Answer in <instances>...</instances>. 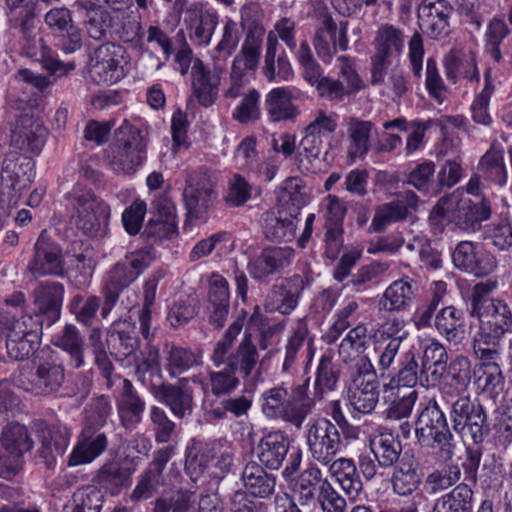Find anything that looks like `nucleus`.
<instances>
[{"label": "nucleus", "mask_w": 512, "mask_h": 512, "mask_svg": "<svg viewBox=\"0 0 512 512\" xmlns=\"http://www.w3.org/2000/svg\"><path fill=\"white\" fill-rule=\"evenodd\" d=\"M294 256L295 252L291 247H267L249 261L247 269L254 279L264 280L290 266Z\"/></svg>", "instance_id": "23"}, {"label": "nucleus", "mask_w": 512, "mask_h": 512, "mask_svg": "<svg viewBox=\"0 0 512 512\" xmlns=\"http://www.w3.org/2000/svg\"><path fill=\"white\" fill-rule=\"evenodd\" d=\"M107 446L108 439L104 432L90 426L84 427L68 457L67 465L76 467L90 464L105 452Z\"/></svg>", "instance_id": "22"}, {"label": "nucleus", "mask_w": 512, "mask_h": 512, "mask_svg": "<svg viewBox=\"0 0 512 512\" xmlns=\"http://www.w3.org/2000/svg\"><path fill=\"white\" fill-rule=\"evenodd\" d=\"M74 266L81 270L83 283H86L92 274L91 260L84 254L64 256L60 246L48 238L46 231H42L35 243L33 258L28 265L30 273L34 276L62 277Z\"/></svg>", "instance_id": "4"}, {"label": "nucleus", "mask_w": 512, "mask_h": 512, "mask_svg": "<svg viewBox=\"0 0 512 512\" xmlns=\"http://www.w3.org/2000/svg\"><path fill=\"white\" fill-rule=\"evenodd\" d=\"M146 158V144L138 128L127 121L116 130L110 165L118 173H134Z\"/></svg>", "instance_id": "9"}, {"label": "nucleus", "mask_w": 512, "mask_h": 512, "mask_svg": "<svg viewBox=\"0 0 512 512\" xmlns=\"http://www.w3.org/2000/svg\"><path fill=\"white\" fill-rule=\"evenodd\" d=\"M329 472L341 488L350 496H356L362 489L354 461L350 458H338L329 464Z\"/></svg>", "instance_id": "48"}, {"label": "nucleus", "mask_w": 512, "mask_h": 512, "mask_svg": "<svg viewBox=\"0 0 512 512\" xmlns=\"http://www.w3.org/2000/svg\"><path fill=\"white\" fill-rule=\"evenodd\" d=\"M242 481L245 489L254 497L265 498L273 493L276 479L268 474L256 462H249L243 472Z\"/></svg>", "instance_id": "42"}, {"label": "nucleus", "mask_w": 512, "mask_h": 512, "mask_svg": "<svg viewBox=\"0 0 512 512\" xmlns=\"http://www.w3.org/2000/svg\"><path fill=\"white\" fill-rule=\"evenodd\" d=\"M322 474L318 467L310 465L289 482L291 490L301 506H310L316 501V493Z\"/></svg>", "instance_id": "41"}, {"label": "nucleus", "mask_w": 512, "mask_h": 512, "mask_svg": "<svg viewBox=\"0 0 512 512\" xmlns=\"http://www.w3.org/2000/svg\"><path fill=\"white\" fill-rule=\"evenodd\" d=\"M264 33V28L259 25H255L247 32L242 48L233 61L231 86L225 93L226 97H239L244 87L242 77L247 72L257 69Z\"/></svg>", "instance_id": "12"}, {"label": "nucleus", "mask_w": 512, "mask_h": 512, "mask_svg": "<svg viewBox=\"0 0 512 512\" xmlns=\"http://www.w3.org/2000/svg\"><path fill=\"white\" fill-rule=\"evenodd\" d=\"M37 432L41 441L40 453L45 458L53 457L54 454H64L72 436L71 430L63 424L39 423Z\"/></svg>", "instance_id": "37"}, {"label": "nucleus", "mask_w": 512, "mask_h": 512, "mask_svg": "<svg viewBox=\"0 0 512 512\" xmlns=\"http://www.w3.org/2000/svg\"><path fill=\"white\" fill-rule=\"evenodd\" d=\"M415 434L422 446L438 445L443 458L453 455L452 434L446 416L435 399H430L416 421Z\"/></svg>", "instance_id": "8"}, {"label": "nucleus", "mask_w": 512, "mask_h": 512, "mask_svg": "<svg viewBox=\"0 0 512 512\" xmlns=\"http://www.w3.org/2000/svg\"><path fill=\"white\" fill-rule=\"evenodd\" d=\"M242 328L243 320H235L228 327L223 337L215 343L213 352L210 357L211 361L215 366H220L221 364H227V366L230 365L232 357L234 356L235 353L234 341L240 334Z\"/></svg>", "instance_id": "56"}, {"label": "nucleus", "mask_w": 512, "mask_h": 512, "mask_svg": "<svg viewBox=\"0 0 512 512\" xmlns=\"http://www.w3.org/2000/svg\"><path fill=\"white\" fill-rule=\"evenodd\" d=\"M479 170L498 185L502 186L507 182V170L501 150H488L479 162Z\"/></svg>", "instance_id": "64"}, {"label": "nucleus", "mask_w": 512, "mask_h": 512, "mask_svg": "<svg viewBox=\"0 0 512 512\" xmlns=\"http://www.w3.org/2000/svg\"><path fill=\"white\" fill-rule=\"evenodd\" d=\"M450 418L455 432L475 444L483 441L485 414L469 396H459L451 405Z\"/></svg>", "instance_id": "14"}, {"label": "nucleus", "mask_w": 512, "mask_h": 512, "mask_svg": "<svg viewBox=\"0 0 512 512\" xmlns=\"http://www.w3.org/2000/svg\"><path fill=\"white\" fill-rule=\"evenodd\" d=\"M490 214V207L484 200L473 202L463 190L457 189L437 202L429 215V223L438 231L449 223L462 229L475 230Z\"/></svg>", "instance_id": "2"}, {"label": "nucleus", "mask_w": 512, "mask_h": 512, "mask_svg": "<svg viewBox=\"0 0 512 512\" xmlns=\"http://www.w3.org/2000/svg\"><path fill=\"white\" fill-rule=\"evenodd\" d=\"M435 327L450 342H459L463 335V314L453 306L441 309L435 316Z\"/></svg>", "instance_id": "52"}, {"label": "nucleus", "mask_w": 512, "mask_h": 512, "mask_svg": "<svg viewBox=\"0 0 512 512\" xmlns=\"http://www.w3.org/2000/svg\"><path fill=\"white\" fill-rule=\"evenodd\" d=\"M418 198L412 191L401 193L395 200L383 204L376 209L371 229L375 232L407 217L411 210L416 209Z\"/></svg>", "instance_id": "27"}, {"label": "nucleus", "mask_w": 512, "mask_h": 512, "mask_svg": "<svg viewBox=\"0 0 512 512\" xmlns=\"http://www.w3.org/2000/svg\"><path fill=\"white\" fill-rule=\"evenodd\" d=\"M64 378L62 365L46 362L39 365L34 374L21 372L18 384L35 395H48L60 389Z\"/></svg>", "instance_id": "20"}, {"label": "nucleus", "mask_w": 512, "mask_h": 512, "mask_svg": "<svg viewBox=\"0 0 512 512\" xmlns=\"http://www.w3.org/2000/svg\"><path fill=\"white\" fill-rule=\"evenodd\" d=\"M202 356L183 347L172 346L166 354V370L170 377L180 374L201 363Z\"/></svg>", "instance_id": "54"}, {"label": "nucleus", "mask_w": 512, "mask_h": 512, "mask_svg": "<svg viewBox=\"0 0 512 512\" xmlns=\"http://www.w3.org/2000/svg\"><path fill=\"white\" fill-rule=\"evenodd\" d=\"M460 478L459 466L448 464L429 473L425 479V486L429 494H435L452 487Z\"/></svg>", "instance_id": "61"}, {"label": "nucleus", "mask_w": 512, "mask_h": 512, "mask_svg": "<svg viewBox=\"0 0 512 512\" xmlns=\"http://www.w3.org/2000/svg\"><path fill=\"white\" fill-rule=\"evenodd\" d=\"M132 471L119 461H108L104 463L93 477L96 488L105 493L115 496L131 483Z\"/></svg>", "instance_id": "34"}, {"label": "nucleus", "mask_w": 512, "mask_h": 512, "mask_svg": "<svg viewBox=\"0 0 512 512\" xmlns=\"http://www.w3.org/2000/svg\"><path fill=\"white\" fill-rule=\"evenodd\" d=\"M194 493L187 490H178L164 494L154 507V512H195Z\"/></svg>", "instance_id": "60"}, {"label": "nucleus", "mask_w": 512, "mask_h": 512, "mask_svg": "<svg viewBox=\"0 0 512 512\" xmlns=\"http://www.w3.org/2000/svg\"><path fill=\"white\" fill-rule=\"evenodd\" d=\"M331 353H324L318 363L315 379V397L321 399L326 391H333L338 382V373L333 366Z\"/></svg>", "instance_id": "63"}, {"label": "nucleus", "mask_w": 512, "mask_h": 512, "mask_svg": "<svg viewBox=\"0 0 512 512\" xmlns=\"http://www.w3.org/2000/svg\"><path fill=\"white\" fill-rule=\"evenodd\" d=\"M116 407L121 424L125 428H133L141 422L145 402L128 379H122L121 391L116 396Z\"/></svg>", "instance_id": "32"}, {"label": "nucleus", "mask_w": 512, "mask_h": 512, "mask_svg": "<svg viewBox=\"0 0 512 512\" xmlns=\"http://www.w3.org/2000/svg\"><path fill=\"white\" fill-rule=\"evenodd\" d=\"M53 343L69 354L70 365L73 368L84 366L83 340L75 325L67 324L61 333L54 336Z\"/></svg>", "instance_id": "50"}, {"label": "nucleus", "mask_w": 512, "mask_h": 512, "mask_svg": "<svg viewBox=\"0 0 512 512\" xmlns=\"http://www.w3.org/2000/svg\"><path fill=\"white\" fill-rule=\"evenodd\" d=\"M347 396L353 417H356V413H371L376 407L379 398L378 381L368 358H359L357 374L348 386Z\"/></svg>", "instance_id": "11"}, {"label": "nucleus", "mask_w": 512, "mask_h": 512, "mask_svg": "<svg viewBox=\"0 0 512 512\" xmlns=\"http://www.w3.org/2000/svg\"><path fill=\"white\" fill-rule=\"evenodd\" d=\"M64 287L59 282H41L34 292V302L39 311L41 327L46 317L47 324L50 326L60 317V309L63 302Z\"/></svg>", "instance_id": "28"}, {"label": "nucleus", "mask_w": 512, "mask_h": 512, "mask_svg": "<svg viewBox=\"0 0 512 512\" xmlns=\"http://www.w3.org/2000/svg\"><path fill=\"white\" fill-rule=\"evenodd\" d=\"M452 261L456 268L471 273L477 277L491 274L496 269L495 257L485 251L482 246L470 241L457 244Z\"/></svg>", "instance_id": "15"}, {"label": "nucleus", "mask_w": 512, "mask_h": 512, "mask_svg": "<svg viewBox=\"0 0 512 512\" xmlns=\"http://www.w3.org/2000/svg\"><path fill=\"white\" fill-rule=\"evenodd\" d=\"M422 478L423 473L417 460L404 456L392 475L393 491L399 496H409L420 487Z\"/></svg>", "instance_id": "35"}, {"label": "nucleus", "mask_w": 512, "mask_h": 512, "mask_svg": "<svg viewBox=\"0 0 512 512\" xmlns=\"http://www.w3.org/2000/svg\"><path fill=\"white\" fill-rule=\"evenodd\" d=\"M510 29L502 16H494L488 23L484 34L485 50L495 62H500V46L509 35Z\"/></svg>", "instance_id": "57"}, {"label": "nucleus", "mask_w": 512, "mask_h": 512, "mask_svg": "<svg viewBox=\"0 0 512 512\" xmlns=\"http://www.w3.org/2000/svg\"><path fill=\"white\" fill-rule=\"evenodd\" d=\"M372 124L356 118L350 119L347 126V154L351 162L363 158L369 151Z\"/></svg>", "instance_id": "45"}, {"label": "nucleus", "mask_w": 512, "mask_h": 512, "mask_svg": "<svg viewBox=\"0 0 512 512\" xmlns=\"http://www.w3.org/2000/svg\"><path fill=\"white\" fill-rule=\"evenodd\" d=\"M258 362V352L252 343L251 335L245 331L243 338L235 350L229 367L234 371L239 370L245 377L249 376Z\"/></svg>", "instance_id": "58"}, {"label": "nucleus", "mask_w": 512, "mask_h": 512, "mask_svg": "<svg viewBox=\"0 0 512 512\" xmlns=\"http://www.w3.org/2000/svg\"><path fill=\"white\" fill-rule=\"evenodd\" d=\"M474 493L471 487L461 483L434 500L431 512H473Z\"/></svg>", "instance_id": "39"}, {"label": "nucleus", "mask_w": 512, "mask_h": 512, "mask_svg": "<svg viewBox=\"0 0 512 512\" xmlns=\"http://www.w3.org/2000/svg\"><path fill=\"white\" fill-rule=\"evenodd\" d=\"M47 138V129L39 117L22 114L11 134V145L24 151L39 154Z\"/></svg>", "instance_id": "17"}, {"label": "nucleus", "mask_w": 512, "mask_h": 512, "mask_svg": "<svg viewBox=\"0 0 512 512\" xmlns=\"http://www.w3.org/2000/svg\"><path fill=\"white\" fill-rule=\"evenodd\" d=\"M368 345L367 328L358 325L352 328L339 345V357L344 362H350L360 357Z\"/></svg>", "instance_id": "55"}, {"label": "nucleus", "mask_w": 512, "mask_h": 512, "mask_svg": "<svg viewBox=\"0 0 512 512\" xmlns=\"http://www.w3.org/2000/svg\"><path fill=\"white\" fill-rule=\"evenodd\" d=\"M242 35V29L238 22L227 17L223 21L220 30V39L211 51L212 59L217 62L226 60L236 50Z\"/></svg>", "instance_id": "51"}, {"label": "nucleus", "mask_w": 512, "mask_h": 512, "mask_svg": "<svg viewBox=\"0 0 512 512\" xmlns=\"http://www.w3.org/2000/svg\"><path fill=\"white\" fill-rule=\"evenodd\" d=\"M417 397L416 390L383 387V399L388 404L387 417L393 420L409 417Z\"/></svg>", "instance_id": "43"}, {"label": "nucleus", "mask_w": 512, "mask_h": 512, "mask_svg": "<svg viewBox=\"0 0 512 512\" xmlns=\"http://www.w3.org/2000/svg\"><path fill=\"white\" fill-rule=\"evenodd\" d=\"M447 360V351L439 341L432 340L425 345L421 376H425L428 385H435L440 381L446 370Z\"/></svg>", "instance_id": "38"}, {"label": "nucleus", "mask_w": 512, "mask_h": 512, "mask_svg": "<svg viewBox=\"0 0 512 512\" xmlns=\"http://www.w3.org/2000/svg\"><path fill=\"white\" fill-rule=\"evenodd\" d=\"M129 62V55L123 46L102 44L91 56V77L99 85L116 84L127 75Z\"/></svg>", "instance_id": "10"}, {"label": "nucleus", "mask_w": 512, "mask_h": 512, "mask_svg": "<svg viewBox=\"0 0 512 512\" xmlns=\"http://www.w3.org/2000/svg\"><path fill=\"white\" fill-rule=\"evenodd\" d=\"M496 287L495 281L478 283L471 297V315L478 319V328L473 334V348L480 361L474 372L475 383L478 389L489 395L497 394L503 386L504 377L497 362L495 347L512 324L509 305L490 296Z\"/></svg>", "instance_id": "1"}, {"label": "nucleus", "mask_w": 512, "mask_h": 512, "mask_svg": "<svg viewBox=\"0 0 512 512\" xmlns=\"http://www.w3.org/2000/svg\"><path fill=\"white\" fill-rule=\"evenodd\" d=\"M221 74L222 70L217 67L216 63L213 70L207 69L200 60L194 63L192 67V87L203 106H210L215 101L221 83Z\"/></svg>", "instance_id": "33"}, {"label": "nucleus", "mask_w": 512, "mask_h": 512, "mask_svg": "<svg viewBox=\"0 0 512 512\" xmlns=\"http://www.w3.org/2000/svg\"><path fill=\"white\" fill-rule=\"evenodd\" d=\"M35 177V163L17 153L8 154L0 173V204L3 210L16 205L23 191Z\"/></svg>", "instance_id": "7"}, {"label": "nucleus", "mask_w": 512, "mask_h": 512, "mask_svg": "<svg viewBox=\"0 0 512 512\" xmlns=\"http://www.w3.org/2000/svg\"><path fill=\"white\" fill-rule=\"evenodd\" d=\"M218 22L219 15L216 10L212 8L204 9L195 5L189 10L187 19L189 39L197 46H208Z\"/></svg>", "instance_id": "30"}, {"label": "nucleus", "mask_w": 512, "mask_h": 512, "mask_svg": "<svg viewBox=\"0 0 512 512\" xmlns=\"http://www.w3.org/2000/svg\"><path fill=\"white\" fill-rule=\"evenodd\" d=\"M194 383H199L204 390L206 384L198 377L191 378ZM190 378H182L177 384H162L155 390V397L168 406L171 412L178 418L192 412V391L187 387Z\"/></svg>", "instance_id": "21"}, {"label": "nucleus", "mask_w": 512, "mask_h": 512, "mask_svg": "<svg viewBox=\"0 0 512 512\" xmlns=\"http://www.w3.org/2000/svg\"><path fill=\"white\" fill-rule=\"evenodd\" d=\"M16 315L4 309L0 310V339L6 338L9 356L23 360L32 355L40 344L41 321L39 315Z\"/></svg>", "instance_id": "6"}, {"label": "nucleus", "mask_w": 512, "mask_h": 512, "mask_svg": "<svg viewBox=\"0 0 512 512\" xmlns=\"http://www.w3.org/2000/svg\"><path fill=\"white\" fill-rule=\"evenodd\" d=\"M266 109L273 121L291 119L297 115L292 104V93L289 87H277L266 96Z\"/></svg>", "instance_id": "49"}, {"label": "nucleus", "mask_w": 512, "mask_h": 512, "mask_svg": "<svg viewBox=\"0 0 512 512\" xmlns=\"http://www.w3.org/2000/svg\"><path fill=\"white\" fill-rule=\"evenodd\" d=\"M389 66H380L379 75H376V67H372L371 83L381 86V93L387 94L392 99H399L408 91V81L401 68L395 66L388 72Z\"/></svg>", "instance_id": "40"}, {"label": "nucleus", "mask_w": 512, "mask_h": 512, "mask_svg": "<svg viewBox=\"0 0 512 512\" xmlns=\"http://www.w3.org/2000/svg\"><path fill=\"white\" fill-rule=\"evenodd\" d=\"M348 22L341 21L338 25L329 16H324L321 26L314 37V47L318 57L324 62H330L339 47L345 51L348 48Z\"/></svg>", "instance_id": "19"}, {"label": "nucleus", "mask_w": 512, "mask_h": 512, "mask_svg": "<svg viewBox=\"0 0 512 512\" xmlns=\"http://www.w3.org/2000/svg\"><path fill=\"white\" fill-rule=\"evenodd\" d=\"M418 292L414 279L406 276L390 283L378 300L379 311L402 312L408 310Z\"/></svg>", "instance_id": "24"}, {"label": "nucleus", "mask_w": 512, "mask_h": 512, "mask_svg": "<svg viewBox=\"0 0 512 512\" xmlns=\"http://www.w3.org/2000/svg\"><path fill=\"white\" fill-rule=\"evenodd\" d=\"M306 439L312 457L323 465H328L342 449L338 428L326 418L309 421Z\"/></svg>", "instance_id": "13"}, {"label": "nucleus", "mask_w": 512, "mask_h": 512, "mask_svg": "<svg viewBox=\"0 0 512 512\" xmlns=\"http://www.w3.org/2000/svg\"><path fill=\"white\" fill-rule=\"evenodd\" d=\"M231 250V237L226 232H218L195 244L190 252L191 261H197L208 256L213 251L218 255L226 254Z\"/></svg>", "instance_id": "62"}, {"label": "nucleus", "mask_w": 512, "mask_h": 512, "mask_svg": "<svg viewBox=\"0 0 512 512\" xmlns=\"http://www.w3.org/2000/svg\"><path fill=\"white\" fill-rule=\"evenodd\" d=\"M447 78L456 82L459 79L479 80L476 53L470 47L452 49L444 58Z\"/></svg>", "instance_id": "31"}, {"label": "nucleus", "mask_w": 512, "mask_h": 512, "mask_svg": "<svg viewBox=\"0 0 512 512\" xmlns=\"http://www.w3.org/2000/svg\"><path fill=\"white\" fill-rule=\"evenodd\" d=\"M1 445L9 455L20 460L26 452L32 449L33 441L24 425L11 423L2 431Z\"/></svg>", "instance_id": "47"}, {"label": "nucleus", "mask_w": 512, "mask_h": 512, "mask_svg": "<svg viewBox=\"0 0 512 512\" xmlns=\"http://www.w3.org/2000/svg\"><path fill=\"white\" fill-rule=\"evenodd\" d=\"M359 305L354 299H345L335 314V320L324 335L327 344H333L356 320Z\"/></svg>", "instance_id": "59"}, {"label": "nucleus", "mask_w": 512, "mask_h": 512, "mask_svg": "<svg viewBox=\"0 0 512 512\" xmlns=\"http://www.w3.org/2000/svg\"><path fill=\"white\" fill-rule=\"evenodd\" d=\"M450 7L444 0H423L418 7V24L423 33L438 38L448 33Z\"/></svg>", "instance_id": "25"}, {"label": "nucleus", "mask_w": 512, "mask_h": 512, "mask_svg": "<svg viewBox=\"0 0 512 512\" xmlns=\"http://www.w3.org/2000/svg\"><path fill=\"white\" fill-rule=\"evenodd\" d=\"M289 444V438L283 431H272L261 438L253 453L263 466L276 470L287 456Z\"/></svg>", "instance_id": "29"}, {"label": "nucleus", "mask_w": 512, "mask_h": 512, "mask_svg": "<svg viewBox=\"0 0 512 512\" xmlns=\"http://www.w3.org/2000/svg\"><path fill=\"white\" fill-rule=\"evenodd\" d=\"M307 391V384L297 386L292 392L283 385L267 389L261 395L262 412L267 418H280L299 428L313 406Z\"/></svg>", "instance_id": "5"}, {"label": "nucleus", "mask_w": 512, "mask_h": 512, "mask_svg": "<svg viewBox=\"0 0 512 512\" xmlns=\"http://www.w3.org/2000/svg\"><path fill=\"white\" fill-rule=\"evenodd\" d=\"M214 185L213 178L205 172H194L187 176L182 195L189 217L196 219L201 217L211 205Z\"/></svg>", "instance_id": "16"}, {"label": "nucleus", "mask_w": 512, "mask_h": 512, "mask_svg": "<svg viewBox=\"0 0 512 512\" xmlns=\"http://www.w3.org/2000/svg\"><path fill=\"white\" fill-rule=\"evenodd\" d=\"M339 74L346 82V86L342 82L330 77H324L316 87L318 94L330 101H341L345 96L355 94L362 88V81L354 70L351 61L345 57L337 59Z\"/></svg>", "instance_id": "18"}, {"label": "nucleus", "mask_w": 512, "mask_h": 512, "mask_svg": "<svg viewBox=\"0 0 512 512\" xmlns=\"http://www.w3.org/2000/svg\"><path fill=\"white\" fill-rule=\"evenodd\" d=\"M446 382L442 387V395L447 402L454 396L463 393L471 381V363L468 357L457 355L447 365Z\"/></svg>", "instance_id": "36"}, {"label": "nucleus", "mask_w": 512, "mask_h": 512, "mask_svg": "<svg viewBox=\"0 0 512 512\" xmlns=\"http://www.w3.org/2000/svg\"><path fill=\"white\" fill-rule=\"evenodd\" d=\"M370 449L379 465L389 467L398 460L402 446L393 433L383 430L371 437Z\"/></svg>", "instance_id": "46"}, {"label": "nucleus", "mask_w": 512, "mask_h": 512, "mask_svg": "<svg viewBox=\"0 0 512 512\" xmlns=\"http://www.w3.org/2000/svg\"><path fill=\"white\" fill-rule=\"evenodd\" d=\"M66 209L72 224L88 237L104 233L111 215L108 203L81 186L66 195Z\"/></svg>", "instance_id": "3"}, {"label": "nucleus", "mask_w": 512, "mask_h": 512, "mask_svg": "<svg viewBox=\"0 0 512 512\" xmlns=\"http://www.w3.org/2000/svg\"><path fill=\"white\" fill-rule=\"evenodd\" d=\"M78 6L86 13L85 26L88 35L95 40L105 37L110 25L108 12L91 1H81Z\"/></svg>", "instance_id": "53"}, {"label": "nucleus", "mask_w": 512, "mask_h": 512, "mask_svg": "<svg viewBox=\"0 0 512 512\" xmlns=\"http://www.w3.org/2000/svg\"><path fill=\"white\" fill-rule=\"evenodd\" d=\"M298 219L285 212H267L263 217V231L272 241H291L295 237Z\"/></svg>", "instance_id": "44"}, {"label": "nucleus", "mask_w": 512, "mask_h": 512, "mask_svg": "<svg viewBox=\"0 0 512 512\" xmlns=\"http://www.w3.org/2000/svg\"><path fill=\"white\" fill-rule=\"evenodd\" d=\"M374 45L376 52L372 57V67H376V75H379L380 66L391 65L400 59L404 38L399 30L385 25L379 28Z\"/></svg>", "instance_id": "26"}]
</instances>
